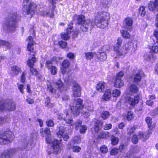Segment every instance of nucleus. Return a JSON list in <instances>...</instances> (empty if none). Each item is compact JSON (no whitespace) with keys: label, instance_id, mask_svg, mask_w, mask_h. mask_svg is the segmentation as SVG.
Wrapping results in <instances>:
<instances>
[{"label":"nucleus","instance_id":"4468645a","mask_svg":"<svg viewBox=\"0 0 158 158\" xmlns=\"http://www.w3.org/2000/svg\"><path fill=\"white\" fill-rule=\"evenodd\" d=\"M148 9L151 11L158 10V0L150 2L148 6Z\"/></svg>","mask_w":158,"mask_h":158},{"label":"nucleus","instance_id":"6e6d98bb","mask_svg":"<svg viewBox=\"0 0 158 158\" xmlns=\"http://www.w3.org/2000/svg\"><path fill=\"white\" fill-rule=\"evenodd\" d=\"M139 138L137 137V135H134L132 139V142L134 144H136L138 143Z\"/></svg>","mask_w":158,"mask_h":158},{"label":"nucleus","instance_id":"37998d69","mask_svg":"<svg viewBox=\"0 0 158 158\" xmlns=\"http://www.w3.org/2000/svg\"><path fill=\"white\" fill-rule=\"evenodd\" d=\"M100 151L103 154L107 153L108 151L107 147L105 145H102L100 148Z\"/></svg>","mask_w":158,"mask_h":158},{"label":"nucleus","instance_id":"9b49d317","mask_svg":"<svg viewBox=\"0 0 158 158\" xmlns=\"http://www.w3.org/2000/svg\"><path fill=\"white\" fill-rule=\"evenodd\" d=\"M139 98L138 95L134 97H127L126 98V102L130 105L133 106L139 102Z\"/></svg>","mask_w":158,"mask_h":158},{"label":"nucleus","instance_id":"a211bd4d","mask_svg":"<svg viewBox=\"0 0 158 158\" xmlns=\"http://www.w3.org/2000/svg\"><path fill=\"white\" fill-rule=\"evenodd\" d=\"M106 85V84L105 82L102 81H100L96 85V89L98 91L101 92L104 90Z\"/></svg>","mask_w":158,"mask_h":158},{"label":"nucleus","instance_id":"7c9ffc66","mask_svg":"<svg viewBox=\"0 0 158 158\" xmlns=\"http://www.w3.org/2000/svg\"><path fill=\"white\" fill-rule=\"evenodd\" d=\"M57 127L59 128V131L57 134L60 138L62 136L64 131L65 129L63 126L60 125L58 126Z\"/></svg>","mask_w":158,"mask_h":158},{"label":"nucleus","instance_id":"72a5a7b5","mask_svg":"<svg viewBox=\"0 0 158 158\" xmlns=\"http://www.w3.org/2000/svg\"><path fill=\"white\" fill-rule=\"evenodd\" d=\"M111 144L113 145H115L118 144L119 141V139L118 138L112 135L111 138Z\"/></svg>","mask_w":158,"mask_h":158},{"label":"nucleus","instance_id":"393cba45","mask_svg":"<svg viewBox=\"0 0 158 158\" xmlns=\"http://www.w3.org/2000/svg\"><path fill=\"white\" fill-rule=\"evenodd\" d=\"M124 23L125 24V26L127 28L128 27H131L132 25V19L129 17H127L124 19Z\"/></svg>","mask_w":158,"mask_h":158},{"label":"nucleus","instance_id":"864d4df0","mask_svg":"<svg viewBox=\"0 0 158 158\" xmlns=\"http://www.w3.org/2000/svg\"><path fill=\"white\" fill-rule=\"evenodd\" d=\"M1 158H10V156L7 153L6 151L4 152L1 156Z\"/></svg>","mask_w":158,"mask_h":158},{"label":"nucleus","instance_id":"8fccbe9b","mask_svg":"<svg viewBox=\"0 0 158 158\" xmlns=\"http://www.w3.org/2000/svg\"><path fill=\"white\" fill-rule=\"evenodd\" d=\"M61 38L64 40H68L69 38V35L66 33H62L61 34Z\"/></svg>","mask_w":158,"mask_h":158},{"label":"nucleus","instance_id":"680f3d73","mask_svg":"<svg viewBox=\"0 0 158 158\" xmlns=\"http://www.w3.org/2000/svg\"><path fill=\"white\" fill-rule=\"evenodd\" d=\"M127 146V145L126 144H124L123 143L121 144L119 148L120 151L122 152L126 148Z\"/></svg>","mask_w":158,"mask_h":158},{"label":"nucleus","instance_id":"9d476101","mask_svg":"<svg viewBox=\"0 0 158 158\" xmlns=\"http://www.w3.org/2000/svg\"><path fill=\"white\" fill-rule=\"evenodd\" d=\"M132 47V45L131 43L126 44L118 52V55L119 56H123L126 54L131 48H133Z\"/></svg>","mask_w":158,"mask_h":158},{"label":"nucleus","instance_id":"f8f14e48","mask_svg":"<svg viewBox=\"0 0 158 158\" xmlns=\"http://www.w3.org/2000/svg\"><path fill=\"white\" fill-rule=\"evenodd\" d=\"M81 96V89L80 86L77 83L74 84L73 86L72 97H80Z\"/></svg>","mask_w":158,"mask_h":158},{"label":"nucleus","instance_id":"79ce46f5","mask_svg":"<svg viewBox=\"0 0 158 158\" xmlns=\"http://www.w3.org/2000/svg\"><path fill=\"white\" fill-rule=\"evenodd\" d=\"M70 65L69 61L67 60H64L62 63V66L63 69H66L69 67Z\"/></svg>","mask_w":158,"mask_h":158},{"label":"nucleus","instance_id":"09e8293b","mask_svg":"<svg viewBox=\"0 0 158 158\" xmlns=\"http://www.w3.org/2000/svg\"><path fill=\"white\" fill-rule=\"evenodd\" d=\"M46 124L48 127H53L54 125V122L52 120L48 119L46 122Z\"/></svg>","mask_w":158,"mask_h":158},{"label":"nucleus","instance_id":"1a4fd4ad","mask_svg":"<svg viewBox=\"0 0 158 158\" xmlns=\"http://www.w3.org/2000/svg\"><path fill=\"white\" fill-rule=\"evenodd\" d=\"M15 102L11 101L7 102L4 104H0V110L6 109L8 110L13 111L15 109Z\"/></svg>","mask_w":158,"mask_h":158},{"label":"nucleus","instance_id":"bb28decb","mask_svg":"<svg viewBox=\"0 0 158 158\" xmlns=\"http://www.w3.org/2000/svg\"><path fill=\"white\" fill-rule=\"evenodd\" d=\"M56 59V57H53L52 59L47 61L46 64V67L48 69L51 68L53 64V61Z\"/></svg>","mask_w":158,"mask_h":158},{"label":"nucleus","instance_id":"a18cd8bd","mask_svg":"<svg viewBox=\"0 0 158 158\" xmlns=\"http://www.w3.org/2000/svg\"><path fill=\"white\" fill-rule=\"evenodd\" d=\"M82 124V122L80 120H78L74 124L76 129L78 130L81 127Z\"/></svg>","mask_w":158,"mask_h":158},{"label":"nucleus","instance_id":"338daca9","mask_svg":"<svg viewBox=\"0 0 158 158\" xmlns=\"http://www.w3.org/2000/svg\"><path fill=\"white\" fill-rule=\"evenodd\" d=\"M24 85L23 84L18 85V88L21 93L23 94L24 91L23 90Z\"/></svg>","mask_w":158,"mask_h":158},{"label":"nucleus","instance_id":"ddd939ff","mask_svg":"<svg viewBox=\"0 0 158 158\" xmlns=\"http://www.w3.org/2000/svg\"><path fill=\"white\" fill-rule=\"evenodd\" d=\"M64 113H65V112ZM65 113L66 116L65 117H64L63 114L60 113L58 114V118L60 119H63L65 121L66 123L69 124L71 126H72L73 122L72 118L71 117L69 118L68 113L67 111H65Z\"/></svg>","mask_w":158,"mask_h":158},{"label":"nucleus","instance_id":"e433bc0d","mask_svg":"<svg viewBox=\"0 0 158 158\" xmlns=\"http://www.w3.org/2000/svg\"><path fill=\"white\" fill-rule=\"evenodd\" d=\"M145 121L148 125V128H151L152 121L151 118L148 117L145 118Z\"/></svg>","mask_w":158,"mask_h":158},{"label":"nucleus","instance_id":"774afa93","mask_svg":"<svg viewBox=\"0 0 158 158\" xmlns=\"http://www.w3.org/2000/svg\"><path fill=\"white\" fill-rule=\"evenodd\" d=\"M152 50L153 52L155 53H158V46H153Z\"/></svg>","mask_w":158,"mask_h":158},{"label":"nucleus","instance_id":"a19ab883","mask_svg":"<svg viewBox=\"0 0 158 158\" xmlns=\"http://www.w3.org/2000/svg\"><path fill=\"white\" fill-rule=\"evenodd\" d=\"M135 130V127L134 126H131L130 127L127 129V134L131 135L134 132Z\"/></svg>","mask_w":158,"mask_h":158},{"label":"nucleus","instance_id":"a878e982","mask_svg":"<svg viewBox=\"0 0 158 158\" xmlns=\"http://www.w3.org/2000/svg\"><path fill=\"white\" fill-rule=\"evenodd\" d=\"M132 78L133 79V82L135 83H137L139 82L141 79V76L140 73H137L132 77Z\"/></svg>","mask_w":158,"mask_h":158},{"label":"nucleus","instance_id":"c9c22d12","mask_svg":"<svg viewBox=\"0 0 158 158\" xmlns=\"http://www.w3.org/2000/svg\"><path fill=\"white\" fill-rule=\"evenodd\" d=\"M134 117V114L133 112L129 111L127 114V119L128 121H130L133 119Z\"/></svg>","mask_w":158,"mask_h":158},{"label":"nucleus","instance_id":"39448f33","mask_svg":"<svg viewBox=\"0 0 158 158\" xmlns=\"http://www.w3.org/2000/svg\"><path fill=\"white\" fill-rule=\"evenodd\" d=\"M14 135L11 131H7L4 133L0 131V144L3 145L13 141Z\"/></svg>","mask_w":158,"mask_h":158},{"label":"nucleus","instance_id":"49530a36","mask_svg":"<svg viewBox=\"0 0 158 158\" xmlns=\"http://www.w3.org/2000/svg\"><path fill=\"white\" fill-rule=\"evenodd\" d=\"M51 73L53 75H55L56 74L57 71V69L54 66H52L49 69Z\"/></svg>","mask_w":158,"mask_h":158},{"label":"nucleus","instance_id":"4be33fe9","mask_svg":"<svg viewBox=\"0 0 158 158\" xmlns=\"http://www.w3.org/2000/svg\"><path fill=\"white\" fill-rule=\"evenodd\" d=\"M124 85V82L120 78H116L114 83L115 87L117 88H119L122 87Z\"/></svg>","mask_w":158,"mask_h":158},{"label":"nucleus","instance_id":"0e129e2a","mask_svg":"<svg viewBox=\"0 0 158 158\" xmlns=\"http://www.w3.org/2000/svg\"><path fill=\"white\" fill-rule=\"evenodd\" d=\"M118 149L116 148H113L110 152V154L112 155H116L118 152Z\"/></svg>","mask_w":158,"mask_h":158},{"label":"nucleus","instance_id":"69168bd1","mask_svg":"<svg viewBox=\"0 0 158 158\" xmlns=\"http://www.w3.org/2000/svg\"><path fill=\"white\" fill-rule=\"evenodd\" d=\"M124 74V73L122 71H120L118 73L116 76V78H120L121 79V78L123 77Z\"/></svg>","mask_w":158,"mask_h":158},{"label":"nucleus","instance_id":"dca6fc26","mask_svg":"<svg viewBox=\"0 0 158 158\" xmlns=\"http://www.w3.org/2000/svg\"><path fill=\"white\" fill-rule=\"evenodd\" d=\"M21 71L20 68L16 65H13L11 68L10 73L13 76L17 75Z\"/></svg>","mask_w":158,"mask_h":158},{"label":"nucleus","instance_id":"4c0bfd02","mask_svg":"<svg viewBox=\"0 0 158 158\" xmlns=\"http://www.w3.org/2000/svg\"><path fill=\"white\" fill-rule=\"evenodd\" d=\"M45 104L46 106L48 108L52 107L54 106L53 104L50 103V99L48 97L46 99Z\"/></svg>","mask_w":158,"mask_h":158},{"label":"nucleus","instance_id":"412c9836","mask_svg":"<svg viewBox=\"0 0 158 158\" xmlns=\"http://www.w3.org/2000/svg\"><path fill=\"white\" fill-rule=\"evenodd\" d=\"M122 43V40L120 38H119L117 40L116 44L114 47V51L117 52L118 54V52L119 51V48L121 47Z\"/></svg>","mask_w":158,"mask_h":158},{"label":"nucleus","instance_id":"0eeeda50","mask_svg":"<svg viewBox=\"0 0 158 158\" xmlns=\"http://www.w3.org/2000/svg\"><path fill=\"white\" fill-rule=\"evenodd\" d=\"M82 102L83 101L80 98L75 99L74 100L73 105L71 108V110L74 115L77 116L79 115L80 110L83 109Z\"/></svg>","mask_w":158,"mask_h":158},{"label":"nucleus","instance_id":"de8ad7c7","mask_svg":"<svg viewBox=\"0 0 158 158\" xmlns=\"http://www.w3.org/2000/svg\"><path fill=\"white\" fill-rule=\"evenodd\" d=\"M145 7L143 6H141L139 9V13L143 17L145 14Z\"/></svg>","mask_w":158,"mask_h":158},{"label":"nucleus","instance_id":"aec40b11","mask_svg":"<svg viewBox=\"0 0 158 158\" xmlns=\"http://www.w3.org/2000/svg\"><path fill=\"white\" fill-rule=\"evenodd\" d=\"M96 56L100 60L105 61L107 58V56L105 52H98L96 54Z\"/></svg>","mask_w":158,"mask_h":158},{"label":"nucleus","instance_id":"2eb2a0df","mask_svg":"<svg viewBox=\"0 0 158 158\" xmlns=\"http://www.w3.org/2000/svg\"><path fill=\"white\" fill-rule=\"evenodd\" d=\"M138 136L139 139H141L143 142H145L149 138V136L146 132L139 131L138 133Z\"/></svg>","mask_w":158,"mask_h":158},{"label":"nucleus","instance_id":"c03bdc74","mask_svg":"<svg viewBox=\"0 0 158 158\" xmlns=\"http://www.w3.org/2000/svg\"><path fill=\"white\" fill-rule=\"evenodd\" d=\"M152 57V53L148 52L145 53L144 55V58L147 60H149Z\"/></svg>","mask_w":158,"mask_h":158},{"label":"nucleus","instance_id":"6ab92c4d","mask_svg":"<svg viewBox=\"0 0 158 158\" xmlns=\"http://www.w3.org/2000/svg\"><path fill=\"white\" fill-rule=\"evenodd\" d=\"M102 122L98 120H97L94 126V131L96 133L98 132V131L101 129L102 126Z\"/></svg>","mask_w":158,"mask_h":158},{"label":"nucleus","instance_id":"b1692460","mask_svg":"<svg viewBox=\"0 0 158 158\" xmlns=\"http://www.w3.org/2000/svg\"><path fill=\"white\" fill-rule=\"evenodd\" d=\"M112 95L110 90L107 89L105 91L104 95L103 96L102 98L106 101H108L110 99Z\"/></svg>","mask_w":158,"mask_h":158},{"label":"nucleus","instance_id":"3c124183","mask_svg":"<svg viewBox=\"0 0 158 158\" xmlns=\"http://www.w3.org/2000/svg\"><path fill=\"white\" fill-rule=\"evenodd\" d=\"M58 44L60 47L62 48H66L67 46L66 42L63 41H60L58 42Z\"/></svg>","mask_w":158,"mask_h":158},{"label":"nucleus","instance_id":"cd10ccee","mask_svg":"<svg viewBox=\"0 0 158 158\" xmlns=\"http://www.w3.org/2000/svg\"><path fill=\"white\" fill-rule=\"evenodd\" d=\"M96 54L95 52H88L85 53V57L86 59L87 60H90L93 58L95 56H96Z\"/></svg>","mask_w":158,"mask_h":158},{"label":"nucleus","instance_id":"5701e85b","mask_svg":"<svg viewBox=\"0 0 158 158\" xmlns=\"http://www.w3.org/2000/svg\"><path fill=\"white\" fill-rule=\"evenodd\" d=\"M128 89L129 91V94H131L133 93H136L138 91V88L136 85L133 84L129 87Z\"/></svg>","mask_w":158,"mask_h":158},{"label":"nucleus","instance_id":"58836bf2","mask_svg":"<svg viewBox=\"0 0 158 158\" xmlns=\"http://www.w3.org/2000/svg\"><path fill=\"white\" fill-rule=\"evenodd\" d=\"M120 32L124 38L127 39L129 38L130 35L127 31L122 30L120 31Z\"/></svg>","mask_w":158,"mask_h":158},{"label":"nucleus","instance_id":"f704fd0d","mask_svg":"<svg viewBox=\"0 0 158 158\" xmlns=\"http://www.w3.org/2000/svg\"><path fill=\"white\" fill-rule=\"evenodd\" d=\"M110 116L108 111H104L101 114V117L103 119H106L108 118Z\"/></svg>","mask_w":158,"mask_h":158},{"label":"nucleus","instance_id":"7ed1b4c3","mask_svg":"<svg viewBox=\"0 0 158 158\" xmlns=\"http://www.w3.org/2000/svg\"><path fill=\"white\" fill-rule=\"evenodd\" d=\"M77 23L78 24H81L80 30L83 31H87L89 29H91L94 26V23H91L90 20L85 21V16L83 15L78 16L77 19Z\"/></svg>","mask_w":158,"mask_h":158},{"label":"nucleus","instance_id":"4d7b16f0","mask_svg":"<svg viewBox=\"0 0 158 158\" xmlns=\"http://www.w3.org/2000/svg\"><path fill=\"white\" fill-rule=\"evenodd\" d=\"M81 138L80 136H76L73 139V141L74 143H79L81 140Z\"/></svg>","mask_w":158,"mask_h":158},{"label":"nucleus","instance_id":"f03ea898","mask_svg":"<svg viewBox=\"0 0 158 158\" xmlns=\"http://www.w3.org/2000/svg\"><path fill=\"white\" fill-rule=\"evenodd\" d=\"M109 18L108 13L102 12L95 15L94 20H92L91 23H93L94 25H96L98 27L104 28L107 26V20Z\"/></svg>","mask_w":158,"mask_h":158},{"label":"nucleus","instance_id":"2f4dec72","mask_svg":"<svg viewBox=\"0 0 158 158\" xmlns=\"http://www.w3.org/2000/svg\"><path fill=\"white\" fill-rule=\"evenodd\" d=\"M100 139H107L109 138V133L108 132H103L98 135Z\"/></svg>","mask_w":158,"mask_h":158},{"label":"nucleus","instance_id":"bf43d9fd","mask_svg":"<svg viewBox=\"0 0 158 158\" xmlns=\"http://www.w3.org/2000/svg\"><path fill=\"white\" fill-rule=\"evenodd\" d=\"M26 73L25 72H23L22 74L20 80L23 83H24L26 79L25 76H26Z\"/></svg>","mask_w":158,"mask_h":158},{"label":"nucleus","instance_id":"423d86ee","mask_svg":"<svg viewBox=\"0 0 158 158\" xmlns=\"http://www.w3.org/2000/svg\"><path fill=\"white\" fill-rule=\"evenodd\" d=\"M46 142L48 143H52V146L53 149V152L55 154L57 153L60 152L61 148V143L60 141L54 139L52 141L51 135H49L47 136L46 138Z\"/></svg>","mask_w":158,"mask_h":158},{"label":"nucleus","instance_id":"f257e3e1","mask_svg":"<svg viewBox=\"0 0 158 158\" xmlns=\"http://www.w3.org/2000/svg\"><path fill=\"white\" fill-rule=\"evenodd\" d=\"M19 20V16L16 13L10 14L2 22L3 30L8 32H15L18 27L17 23Z\"/></svg>","mask_w":158,"mask_h":158},{"label":"nucleus","instance_id":"f3484780","mask_svg":"<svg viewBox=\"0 0 158 158\" xmlns=\"http://www.w3.org/2000/svg\"><path fill=\"white\" fill-rule=\"evenodd\" d=\"M27 40L28 41V43L27 46V50L28 51L32 52L33 51V41L32 37L31 36H29Z\"/></svg>","mask_w":158,"mask_h":158},{"label":"nucleus","instance_id":"603ef678","mask_svg":"<svg viewBox=\"0 0 158 158\" xmlns=\"http://www.w3.org/2000/svg\"><path fill=\"white\" fill-rule=\"evenodd\" d=\"M81 149V148L78 146H74L72 148L73 151L74 152H79Z\"/></svg>","mask_w":158,"mask_h":158},{"label":"nucleus","instance_id":"20e7f679","mask_svg":"<svg viewBox=\"0 0 158 158\" xmlns=\"http://www.w3.org/2000/svg\"><path fill=\"white\" fill-rule=\"evenodd\" d=\"M23 13L24 14L33 15L37 7V5L33 2H30L29 0H24Z\"/></svg>","mask_w":158,"mask_h":158},{"label":"nucleus","instance_id":"e2e57ef3","mask_svg":"<svg viewBox=\"0 0 158 158\" xmlns=\"http://www.w3.org/2000/svg\"><path fill=\"white\" fill-rule=\"evenodd\" d=\"M112 124L111 123H106L104 126V129L105 130H108L112 127Z\"/></svg>","mask_w":158,"mask_h":158},{"label":"nucleus","instance_id":"c85d7f7f","mask_svg":"<svg viewBox=\"0 0 158 158\" xmlns=\"http://www.w3.org/2000/svg\"><path fill=\"white\" fill-rule=\"evenodd\" d=\"M1 45L6 46L7 49H10L12 46L9 42L4 40H0V46Z\"/></svg>","mask_w":158,"mask_h":158},{"label":"nucleus","instance_id":"c756f323","mask_svg":"<svg viewBox=\"0 0 158 158\" xmlns=\"http://www.w3.org/2000/svg\"><path fill=\"white\" fill-rule=\"evenodd\" d=\"M6 151L7 152L8 155L10 156V158L18 152L17 150L15 148L10 149L6 150Z\"/></svg>","mask_w":158,"mask_h":158},{"label":"nucleus","instance_id":"13d9d810","mask_svg":"<svg viewBox=\"0 0 158 158\" xmlns=\"http://www.w3.org/2000/svg\"><path fill=\"white\" fill-rule=\"evenodd\" d=\"M79 129L81 133H84L87 129L86 127L84 125L81 126Z\"/></svg>","mask_w":158,"mask_h":158},{"label":"nucleus","instance_id":"ea45409f","mask_svg":"<svg viewBox=\"0 0 158 158\" xmlns=\"http://www.w3.org/2000/svg\"><path fill=\"white\" fill-rule=\"evenodd\" d=\"M112 94L113 97H117L120 95V92L117 89H115L113 90Z\"/></svg>","mask_w":158,"mask_h":158},{"label":"nucleus","instance_id":"5fc2aeb1","mask_svg":"<svg viewBox=\"0 0 158 158\" xmlns=\"http://www.w3.org/2000/svg\"><path fill=\"white\" fill-rule=\"evenodd\" d=\"M30 72L33 75L37 76L38 74V72L37 70L33 68V67H31L30 68Z\"/></svg>","mask_w":158,"mask_h":158},{"label":"nucleus","instance_id":"473e14b6","mask_svg":"<svg viewBox=\"0 0 158 158\" xmlns=\"http://www.w3.org/2000/svg\"><path fill=\"white\" fill-rule=\"evenodd\" d=\"M36 60V59L34 57L31 58V59H29L27 61L28 65L30 67H33L34 65V63Z\"/></svg>","mask_w":158,"mask_h":158},{"label":"nucleus","instance_id":"6e6552de","mask_svg":"<svg viewBox=\"0 0 158 158\" xmlns=\"http://www.w3.org/2000/svg\"><path fill=\"white\" fill-rule=\"evenodd\" d=\"M64 84L60 79H59L54 81L52 85H48V88L50 92L54 93L56 89L61 88L63 86Z\"/></svg>","mask_w":158,"mask_h":158},{"label":"nucleus","instance_id":"052dcab7","mask_svg":"<svg viewBox=\"0 0 158 158\" xmlns=\"http://www.w3.org/2000/svg\"><path fill=\"white\" fill-rule=\"evenodd\" d=\"M81 114L84 118H87L89 116V113L84 110H83L81 112Z\"/></svg>","mask_w":158,"mask_h":158}]
</instances>
